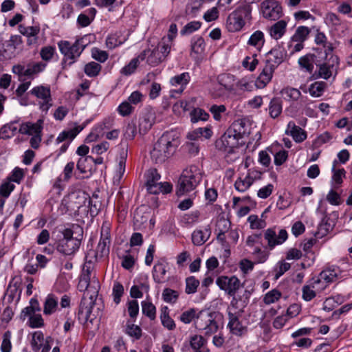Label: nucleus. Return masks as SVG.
<instances>
[{
    "mask_svg": "<svg viewBox=\"0 0 352 352\" xmlns=\"http://www.w3.org/2000/svg\"><path fill=\"white\" fill-rule=\"evenodd\" d=\"M179 145V140L170 132H166L154 144L151 151V160L156 164H162L172 157Z\"/></svg>",
    "mask_w": 352,
    "mask_h": 352,
    "instance_id": "nucleus-1",
    "label": "nucleus"
},
{
    "mask_svg": "<svg viewBox=\"0 0 352 352\" xmlns=\"http://www.w3.org/2000/svg\"><path fill=\"white\" fill-rule=\"evenodd\" d=\"M60 52L64 56L63 65H72L80 56L86 47L83 38L77 39L74 44L71 45L67 41H60L58 43Z\"/></svg>",
    "mask_w": 352,
    "mask_h": 352,
    "instance_id": "nucleus-2",
    "label": "nucleus"
},
{
    "mask_svg": "<svg viewBox=\"0 0 352 352\" xmlns=\"http://www.w3.org/2000/svg\"><path fill=\"white\" fill-rule=\"evenodd\" d=\"M61 234L63 237L57 242V250L67 256L74 254L80 248L81 239L74 237V232L69 228L64 229Z\"/></svg>",
    "mask_w": 352,
    "mask_h": 352,
    "instance_id": "nucleus-3",
    "label": "nucleus"
},
{
    "mask_svg": "<svg viewBox=\"0 0 352 352\" xmlns=\"http://www.w3.org/2000/svg\"><path fill=\"white\" fill-rule=\"evenodd\" d=\"M46 64L43 62H30L25 65L18 64L12 67V71L19 76V81H23V77L33 79L36 75L43 72Z\"/></svg>",
    "mask_w": 352,
    "mask_h": 352,
    "instance_id": "nucleus-4",
    "label": "nucleus"
},
{
    "mask_svg": "<svg viewBox=\"0 0 352 352\" xmlns=\"http://www.w3.org/2000/svg\"><path fill=\"white\" fill-rule=\"evenodd\" d=\"M250 14L248 7H240L232 12L228 17L226 27L229 32H235L241 30L245 25L244 18Z\"/></svg>",
    "mask_w": 352,
    "mask_h": 352,
    "instance_id": "nucleus-5",
    "label": "nucleus"
},
{
    "mask_svg": "<svg viewBox=\"0 0 352 352\" xmlns=\"http://www.w3.org/2000/svg\"><path fill=\"white\" fill-rule=\"evenodd\" d=\"M87 293H85L80 304L78 313L79 320L85 322L90 321L91 322L96 318V316L92 314L94 307L96 305L97 295H90L87 297Z\"/></svg>",
    "mask_w": 352,
    "mask_h": 352,
    "instance_id": "nucleus-6",
    "label": "nucleus"
},
{
    "mask_svg": "<svg viewBox=\"0 0 352 352\" xmlns=\"http://www.w3.org/2000/svg\"><path fill=\"white\" fill-rule=\"evenodd\" d=\"M195 325L199 331H205L204 333L208 336L216 333L219 329L217 322L210 313L206 314L199 313L197 317Z\"/></svg>",
    "mask_w": 352,
    "mask_h": 352,
    "instance_id": "nucleus-7",
    "label": "nucleus"
},
{
    "mask_svg": "<svg viewBox=\"0 0 352 352\" xmlns=\"http://www.w3.org/2000/svg\"><path fill=\"white\" fill-rule=\"evenodd\" d=\"M217 285L229 296H234L241 287L240 280L236 276H221L217 278Z\"/></svg>",
    "mask_w": 352,
    "mask_h": 352,
    "instance_id": "nucleus-8",
    "label": "nucleus"
},
{
    "mask_svg": "<svg viewBox=\"0 0 352 352\" xmlns=\"http://www.w3.org/2000/svg\"><path fill=\"white\" fill-rule=\"evenodd\" d=\"M23 41L19 35H12L8 41L2 44L0 56L5 59H11L16 55V50L22 45Z\"/></svg>",
    "mask_w": 352,
    "mask_h": 352,
    "instance_id": "nucleus-9",
    "label": "nucleus"
},
{
    "mask_svg": "<svg viewBox=\"0 0 352 352\" xmlns=\"http://www.w3.org/2000/svg\"><path fill=\"white\" fill-rule=\"evenodd\" d=\"M338 64V58L333 54L329 56L325 54V58L322 63H316L319 67L318 75L324 79H329L332 75V69L336 65Z\"/></svg>",
    "mask_w": 352,
    "mask_h": 352,
    "instance_id": "nucleus-10",
    "label": "nucleus"
},
{
    "mask_svg": "<svg viewBox=\"0 0 352 352\" xmlns=\"http://www.w3.org/2000/svg\"><path fill=\"white\" fill-rule=\"evenodd\" d=\"M263 16L270 20H277L281 16L282 8L276 1L268 0L261 3Z\"/></svg>",
    "mask_w": 352,
    "mask_h": 352,
    "instance_id": "nucleus-11",
    "label": "nucleus"
},
{
    "mask_svg": "<svg viewBox=\"0 0 352 352\" xmlns=\"http://www.w3.org/2000/svg\"><path fill=\"white\" fill-rule=\"evenodd\" d=\"M252 123L247 118H241L234 120L230 126L235 136H238L240 139L248 137L252 133Z\"/></svg>",
    "mask_w": 352,
    "mask_h": 352,
    "instance_id": "nucleus-12",
    "label": "nucleus"
},
{
    "mask_svg": "<svg viewBox=\"0 0 352 352\" xmlns=\"http://www.w3.org/2000/svg\"><path fill=\"white\" fill-rule=\"evenodd\" d=\"M30 93L37 98L43 100V101L40 102V109L43 111L47 112L52 106L50 103L52 100L50 89L41 85L34 87Z\"/></svg>",
    "mask_w": 352,
    "mask_h": 352,
    "instance_id": "nucleus-13",
    "label": "nucleus"
},
{
    "mask_svg": "<svg viewBox=\"0 0 352 352\" xmlns=\"http://www.w3.org/2000/svg\"><path fill=\"white\" fill-rule=\"evenodd\" d=\"M264 237L267 241L269 248L272 250L276 245L283 243L287 239L288 234L285 230L281 229L277 235L274 229L269 228L265 230Z\"/></svg>",
    "mask_w": 352,
    "mask_h": 352,
    "instance_id": "nucleus-14",
    "label": "nucleus"
},
{
    "mask_svg": "<svg viewBox=\"0 0 352 352\" xmlns=\"http://www.w3.org/2000/svg\"><path fill=\"white\" fill-rule=\"evenodd\" d=\"M242 313L234 312L232 313L228 311V319L229 322L228 327L230 330V332L236 336H242L247 331V328L242 325L239 318L242 316Z\"/></svg>",
    "mask_w": 352,
    "mask_h": 352,
    "instance_id": "nucleus-15",
    "label": "nucleus"
},
{
    "mask_svg": "<svg viewBox=\"0 0 352 352\" xmlns=\"http://www.w3.org/2000/svg\"><path fill=\"white\" fill-rule=\"evenodd\" d=\"M234 76L230 74H221L217 76V82L221 87L219 93L214 94L215 97H219L225 91H232L234 89Z\"/></svg>",
    "mask_w": 352,
    "mask_h": 352,
    "instance_id": "nucleus-16",
    "label": "nucleus"
},
{
    "mask_svg": "<svg viewBox=\"0 0 352 352\" xmlns=\"http://www.w3.org/2000/svg\"><path fill=\"white\" fill-rule=\"evenodd\" d=\"M239 140L240 138L236 135L235 136V134L232 132V129L228 128L225 133L221 136L217 144L220 142L224 151L230 153L232 151L234 148L238 146Z\"/></svg>",
    "mask_w": 352,
    "mask_h": 352,
    "instance_id": "nucleus-17",
    "label": "nucleus"
},
{
    "mask_svg": "<svg viewBox=\"0 0 352 352\" xmlns=\"http://www.w3.org/2000/svg\"><path fill=\"white\" fill-rule=\"evenodd\" d=\"M76 199H79V201L78 202V206H77L78 208L82 207V204L85 206L86 203H87V206L89 208L91 214H98L100 207L99 201L94 202L93 200L88 196V195L84 192L78 193L76 195Z\"/></svg>",
    "mask_w": 352,
    "mask_h": 352,
    "instance_id": "nucleus-18",
    "label": "nucleus"
},
{
    "mask_svg": "<svg viewBox=\"0 0 352 352\" xmlns=\"http://www.w3.org/2000/svg\"><path fill=\"white\" fill-rule=\"evenodd\" d=\"M204 173L202 168L195 164H192L185 168L182 175L188 179H190L197 186L201 182Z\"/></svg>",
    "mask_w": 352,
    "mask_h": 352,
    "instance_id": "nucleus-19",
    "label": "nucleus"
},
{
    "mask_svg": "<svg viewBox=\"0 0 352 352\" xmlns=\"http://www.w3.org/2000/svg\"><path fill=\"white\" fill-rule=\"evenodd\" d=\"M284 57L283 50L280 47H274L267 53L265 63L276 68L283 61Z\"/></svg>",
    "mask_w": 352,
    "mask_h": 352,
    "instance_id": "nucleus-20",
    "label": "nucleus"
},
{
    "mask_svg": "<svg viewBox=\"0 0 352 352\" xmlns=\"http://www.w3.org/2000/svg\"><path fill=\"white\" fill-rule=\"evenodd\" d=\"M285 133L292 137L293 140L297 142L300 143L307 139V132L296 125L294 122L291 121L287 124Z\"/></svg>",
    "mask_w": 352,
    "mask_h": 352,
    "instance_id": "nucleus-21",
    "label": "nucleus"
},
{
    "mask_svg": "<svg viewBox=\"0 0 352 352\" xmlns=\"http://www.w3.org/2000/svg\"><path fill=\"white\" fill-rule=\"evenodd\" d=\"M43 123V120L41 119H39L35 123H32L30 122L22 123L19 129V132L21 134L32 136L37 134H41Z\"/></svg>",
    "mask_w": 352,
    "mask_h": 352,
    "instance_id": "nucleus-22",
    "label": "nucleus"
},
{
    "mask_svg": "<svg viewBox=\"0 0 352 352\" xmlns=\"http://www.w3.org/2000/svg\"><path fill=\"white\" fill-rule=\"evenodd\" d=\"M275 69L276 68L265 63V65L256 81L255 85L256 87L258 88L265 87L272 80Z\"/></svg>",
    "mask_w": 352,
    "mask_h": 352,
    "instance_id": "nucleus-23",
    "label": "nucleus"
},
{
    "mask_svg": "<svg viewBox=\"0 0 352 352\" xmlns=\"http://www.w3.org/2000/svg\"><path fill=\"white\" fill-rule=\"evenodd\" d=\"M197 185L184 175H181L177 182L176 194L177 196L184 195L196 188Z\"/></svg>",
    "mask_w": 352,
    "mask_h": 352,
    "instance_id": "nucleus-24",
    "label": "nucleus"
},
{
    "mask_svg": "<svg viewBox=\"0 0 352 352\" xmlns=\"http://www.w3.org/2000/svg\"><path fill=\"white\" fill-rule=\"evenodd\" d=\"M110 241V234L108 229L105 230V233L102 230L100 240L96 250L99 257L102 258L109 254Z\"/></svg>",
    "mask_w": 352,
    "mask_h": 352,
    "instance_id": "nucleus-25",
    "label": "nucleus"
},
{
    "mask_svg": "<svg viewBox=\"0 0 352 352\" xmlns=\"http://www.w3.org/2000/svg\"><path fill=\"white\" fill-rule=\"evenodd\" d=\"M190 80V76L188 72H184L179 75L172 77L170 80V83L173 87L179 86V89L175 91L177 94H182L185 89L186 85Z\"/></svg>",
    "mask_w": 352,
    "mask_h": 352,
    "instance_id": "nucleus-26",
    "label": "nucleus"
},
{
    "mask_svg": "<svg viewBox=\"0 0 352 352\" xmlns=\"http://www.w3.org/2000/svg\"><path fill=\"white\" fill-rule=\"evenodd\" d=\"M338 269L324 270L320 273L318 278L314 280V284H318L322 280L327 283L335 282L338 279Z\"/></svg>",
    "mask_w": 352,
    "mask_h": 352,
    "instance_id": "nucleus-27",
    "label": "nucleus"
},
{
    "mask_svg": "<svg viewBox=\"0 0 352 352\" xmlns=\"http://www.w3.org/2000/svg\"><path fill=\"white\" fill-rule=\"evenodd\" d=\"M211 230L208 226L204 230H196L192 234V241L195 245H203L210 237Z\"/></svg>",
    "mask_w": 352,
    "mask_h": 352,
    "instance_id": "nucleus-28",
    "label": "nucleus"
},
{
    "mask_svg": "<svg viewBox=\"0 0 352 352\" xmlns=\"http://www.w3.org/2000/svg\"><path fill=\"white\" fill-rule=\"evenodd\" d=\"M167 264L157 262L153 268V278L155 283H162L165 281V276L166 274Z\"/></svg>",
    "mask_w": 352,
    "mask_h": 352,
    "instance_id": "nucleus-29",
    "label": "nucleus"
},
{
    "mask_svg": "<svg viewBox=\"0 0 352 352\" xmlns=\"http://www.w3.org/2000/svg\"><path fill=\"white\" fill-rule=\"evenodd\" d=\"M40 311L41 307L38 300L36 298H32L30 300V305L22 309L20 318L23 320H24L27 317H29L30 318L31 316H34L36 314V312H38Z\"/></svg>",
    "mask_w": 352,
    "mask_h": 352,
    "instance_id": "nucleus-30",
    "label": "nucleus"
},
{
    "mask_svg": "<svg viewBox=\"0 0 352 352\" xmlns=\"http://www.w3.org/2000/svg\"><path fill=\"white\" fill-rule=\"evenodd\" d=\"M287 23L284 20H280L275 23L270 29V36L278 40L280 38L286 31Z\"/></svg>",
    "mask_w": 352,
    "mask_h": 352,
    "instance_id": "nucleus-31",
    "label": "nucleus"
},
{
    "mask_svg": "<svg viewBox=\"0 0 352 352\" xmlns=\"http://www.w3.org/2000/svg\"><path fill=\"white\" fill-rule=\"evenodd\" d=\"M316 56L312 54H307L298 59L300 66L307 72L311 73L314 70V64L317 63Z\"/></svg>",
    "mask_w": 352,
    "mask_h": 352,
    "instance_id": "nucleus-32",
    "label": "nucleus"
},
{
    "mask_svg": "<svg viewBox=\"0 0 352 352\" xmlns=\"http://www.w3.org/2000/svg\"><path fill=\"white\" fill-rule=\"evenodd\" d=\"M282 100L279 98H273L268 108L270 116L273 119L278 118L282 113Z\"/></svg>",
    "mask_w": 352,
    "mask_h": 352,
    "instance_id": "nucleus-33",
    "label": "nucleus"
},
{
    "mask_svg": "<svg viewBox=\"0 0 352 352\" xmlns=\"http://www.w3.org/2000/svg\"><path fill=\"white\" fill-rule=\"evenodd\" d=\"M165 60L164 55L160 52L159 47H155L153 50H150L146 63L152 67L158 65Z\"/></svg>",
    "mask_w": 352,
    "mask_h": 352,
    "instance_id": "nucleus-34",
    "label": "nucleus"
},
{
    "mask_svg": "<svg viewBox=\"0 0 352 352\" xmlns=\"http://www.w3.org/2000/svg\"><path fill=\"white\" fill-rule=\"evenodd\" d=\"M146 186L148 192L150 193V189L153 186H157L160 184L159 180L160 179V175L157 173L155 168L149 169L146 175Z\"/></svg>",
    "mask_w": 352,
    "mask_h": 352,
    "instance_id": "nucleus-35",
    "label": "nucleus"
},
{
    "mask_svg": "<svg viewBox=\"0 0 352 352\" xmlns=\"http://www.w3.org/2000/svg\"><path fill=\"white\" fill-rule=\"evenodd\" d=\"M232 299L230 302V306L236 310V312L243 313L244 309L249 303L248 300L244 298L242 295L232 296Z\"/></svg>",
    "mask_w": 352,
    "mask_h": 352,
    "instance_id": "nucleus-36",
    "label": "nucleus"
},
{
    "mask_svg": "<svg viewBox=\"0 0 352 352\" xmlns=\"http://www.w3.org/2000/svg\"><path fill=\"white\" fill-rule=\"evenodd\" d=\"M232 299L230 302V306L236 310V312L243 313L244 309L249 303L248 300L244 298L242 295L232 296Z\"/></svg>",
    "mask_w": 352,
    "mask_h": 352,
    "instance_id": "nucleus-37",
    "label": "nucleus"
},
{
    "mask_svg": "<svg viewBox=\"0 0 352 352\" xmlns=\"http://www.w3.org/2000/svg\"><path fill=\"white\" fill-rule=\"evenodd\" d=\"M315 42L317 45H322L324 48V54L329 56L330 54H333V47L331 43L327 41V36L324 33L322 32H318L315 36Z\"/></svg>",
    "mask_w": 352,
    "mask_h": 352,
    "instance_id": "nucleus-38",
    "label": "nucleus"
},
{
    "mask_svg": "<svg viewBox=\"0 0 352 352\" xmlns=\"http://www.w3.org/2000/svg\"><path fill=\"white\" fill-rule=\"evenodd\" d=\"M228 223L229 222L224 219H219L217 223L215 229V231L218 232L217 239L221 243L226 242L225 232L228 230Z\"/></svg>",
    "mask_w": 352,
    "mask_h": 352,
    "instance_id": "nucleus-39",
    "label": "nucleus"
},
{
    "mask_svg": "<svg viewBox=\"0 0 352 352\" xmlns=\"http://www.w3.org/2000/svg\"><path fill=\"white\" fill-rule=\"evenodd\" d=\"M94 157L91 156H86L79 159L77 163V168L81 173H91L92 169L91 161Z\"/></svg>",
    "mask_w": 352,
    "mask_h": 352,
    "instance_id": "nucleus-40",
    "label": "nucleus"
},
{
    "mask_svg": "<svg viewBox=\"0 0 352 352\" xmlns=\"http://www.w3.org/2000/svg\"><path fill=\"white\" fill-rule=\"evenodd\" d=\"M160 319L162 325L167 329L171 331L175 329L176 325L175 321L170 317L167 307H164L162 309Z\"/></svg>",
    "mask_w": 352,
    "mask_h": 352,
    "instance_id": "nucleus-41",
    "label": "nucleus"
},
{
    "mask_svg": "<svg viewBox=\"0 0 352 352\" xmlns=\"http://www.w3.org/2000/svg\"><path fill=\"white\" fill-rule=\"evenodd\" d=\"M311 32V30L306 26H299L296 28L294 34L291 37L292 41L305 42Z\"/></svg>",
    "mask_w": 352,
    "mask_h": 352,
    "instance_id": "nucleus-42",
    "label": "nucleus"
},
{
    "mask_svg": "<svg viewBox=\"0 0 352 352\" xmlns=\"http://www.w3.org/2000/svg\"><path fill=\"white\" fill-rule=\"evenodd\" d=\"M265 43L264 34L260 31L254 32L250 37L248 44L260 49Z\"/></svg>",
    "mask_w": 352,
    "mask_h": 352,
    "instance_id": "nucleus-43",
    "label": "nucleus"
},
{
    "mask_svg": "<svg viewBox=\"0 0 352 352\" xmlns=\"http://www.w3.org/2000/svg\"><path fill=\"white\" fill-rule=\"evenodd\" d=\"M57 306L58 300L53 295L50 294L45 301L43 313L45 315H50L56 311Z\"/></svg>",
    "mask_w": 352,
    "mask_h": 352,
    "instance_id": "nucleus-44",
    "label": "nucleus"
},
{
    "mask_svg": "<svg viewBox=\"0 0 352 352\" xmlns=\"http://www.w3.org/2000/svg\"><path fill=\"white\" fill-rule=\"evenodd\" d=\"M254 179L250 175H247L245 178H239L234 183V187L239 192L246 191L253 184Z\"/></svg>",
    "mask_w": 352,
    "mask_h": 352,
    "instance_id": "nucleus-45",
    "label": "nucleus"
},
{
    "mask_svg": "<svg viewBox=\"0 0 352 352\" xmlns=\"http://www.w3.org/2000/svg\"><path fill=\"white\" fill-rule=\"evenodd\" d=\"M190 121L192 123L199 121H206L209 114L201 108H194L190 113Z\"/></svg>",
    "mask_w": 352,
    "mask_h": 352,
    "instance_id": "nucleus-46",
    "label": "nucleus"
},
{
    "mask_svg": "<svg viewBox=\"0 0 352 352\" xmlns=\"http://www.w3.org/2000/svg\"><path fill=\"white\" fill-rule=\"evenodd\" d=\"M205 41L201 36L194 37L191 40V54H201L205 50Z\"/></svg>",
    "mask_w": 352,
    "mask_h": 352,
    "instance_id": "nucleus-47",
    "label": "nucleus"
},
{
    "mask_svg": "<svg viewBox=\"0 0 352 352\" xmlns=\"http://www.w3.org/2000/svg\"><path fill=\"white\" fill-rule=\"evenodd\" d=\"M45 340L44 339V335L41 331H35L32 333V338L31 340V346L34 352L38 351Z\"/></svg>",
    "mask_w": 352,
    "mask_h": 352,
    "instance_id": "nucleus-48",
    "label": "nucleus"
},
{
    "mask_svg": "<svg viewBox=\"0 0 352 352\" xmlns=\"http://www.w3.org/2000/svg\"><path fill=\"white\" fill-rule=\"evenodd\" d=\"M327 85L323 81H317L312 83L309 88V91L313 97H320L322 95L324 89L327 88Z\"/></svg>",
    "mask_w": 352,
    "mask_h": 352,
    "instance_id": "nucleus-49",
    "label": "nucleus"
},
{
    "mask_svg": "<svg viewBox=\"0 0 352 352\" xmlns=\"http://www.w3.org/2000/svg\"><path fill=\"white\" fill-rule=\"evenodd\" d=\"M179 292L170 288H165L162 292L163 300L168 303L175 304L179 298Z\"/></svg>",
    "mask_w": 352,
    "mask_h": 352,
    "instance_id": "nucleus-50",
    "label": "nucleus"
},
{
    "mask_svg": "<svg viewBox=\"0 0 352 352\" xmlns=\"http://www.w3.org/2000/svg\"><path fill=\"white\" fill-rule=\"evenodd\" d=\"M14 124V122H10L3 125L0 129V138L5 140L13 136L17 129Z\"/></svg>",
    "mask_w": 352,
    "mask_h": 352,
    "instance_id": "nucleus-51",
    "label": "nucleus"
},
{
    "mask_svg": "<svg viewBox=\"0 0 352 352\" xmlns=\"http://www.w3.org/2000/svg\"><path fill=\"white\" fill-rule=\"evenodd\" d=\"M101 65L96 62H91L85 65V73L89 77H94L98 75L101 70Z\"/></svg>",
    "mask_w": 352,
    "mask_h": 352,
    "instance_id": "nucleus-52",
    "label": "nucleus"
},
{
    "mask_svg": "<svg viewBox=\"0 0 352 352\" xmlns=\"http://www.w3.org/2000/svg\"><path fill=\"white\" fill-rule=\"evenodd\" d=\"M153 124V120L149 116H143L139 119V133L145 134L151 129Z\"/></svg>",
    "mask_w": 352,
    "mask_h": 352,
    "instance_id": "nucleus-53",
    "label": "nucleus"
},
{
    "mask_svg": "<svg viewBox=\"0 0 352 352\" xmlns=\"http://www.w3.org/2000/svg\"><path fill=\"white\" fill-rule=\"evenodd\" d=\"M173 186L168 182H160V184L153 186L150 189L151 194L169 193L172 191Z\"/></svg>",
    "mask_w": 352,
    "mask_h": 352,
    "instance_id": "nucleus-54",
    "label": "nucleus"
},
{
    "mask_svg": "<svg viewBox=\"0 0 352 352\" xmlns=\"http://www.w3.org/2000/svg\"><path fill=\"white\" fill-rule=\"evenodd\" d=\"M199 285V280L196 279L194 276L188 277L186 279L185 292L187 294H195L197 292Z\"/></svg>",
    "mask_w": 352,
    "mask_h": 352,
    "instance_id": "nucleus-55",
    "label": "nucleus"
},
{
    "mask_svg": "<svg viewBox=\"0 0 352 352\" xmlns=\"http://www.w3.org/2000/svg\"><path fill=\"white\" fill-rule=\"evenodd\" d=\"M280 93L283 96H285L286 99L294 101L297 100L301 96L298 89L292 87L283 89Z\"/></svg>",
    "mask_w": 352,
    "mask_h": 352,
    "instance_id": "nucleus-56",
    "label": "nucleus"
},
{
    "mask_svg": "<svg viewBox=\"0 0 352 352\" xmlns=\"http://www.w3.org/2000/svg\"><path fill=\"white\" fill-rule=\"evenodd\" d=\"M142 313L151 320H154L156 316V308L150 302H142Z\"/></svg>",
    "mask_w": 352,
    "mask_h": 352,
    "instance_id": "nucleus-57",
    "label": "nucleus"
},
{
    "mask_svg": "<svg viewBox=\"0 0 352 352\" xmlns=\"http://www.w3.org/2000/svg\"><path fill=\"white\" fill-rule=\"evenodd\" d=\"M19 30L21 34L25 36L27 38L29 36H38L40 32V28L38 26H28L20 25Z\"/></svg>",
    "mask_w": 352,
    "mask_h": 352,
    "instance_id": "nucleus-58",
    "label": "nucleus"
},
{
    "mask_svg": "<svg viewBox=\"0 0 352 352\" xmlns=\"http://www.w3.org/2000/svg\"><path fill=\"white\" fill-rule=\"evenodd\" d=\"M314 285L315 284H314V283H313L312 285H305L302 287V298L304 300L310 301L316 297V293L314 290Z\"/></svg>",
    "mask_w": 352,
    "mask_h": 352,
    "instance_id": "nucleus-59",
    "label": "nucleus"
},
{
    "mask_svg": "<svg viewBox=\"0 0 352 352\" xmlns=\"http://www.w3.org/2000/svg\"><path fill=\"white\" fill-rule=\"evenodd\" d=\"M91 264L85 263L82 268V274L80 276V285L85 283V289H87L89 286L90 282V274H91Z\"/></svg>",
    "mask_w": 352,
    "mask_h": 352,
    "instance_id": "nucleus-60",
    "label": "nucleus"
},
{
    "mask_svg": "<svg viewBox=\"0 0 352 352\" xmlns=\"http://www.w3.org/2000/svg\"><path fill=\"white\" fill-rule=\"evenodd\" d=\"M280 297V292L274 289L270 291L265 295L263 298V302L266 305H270L277 301Z\"/></svg>",
    "mask_w": 352,
    "mask_h": 352,
    "instance_id": "nucleus-61",
    "label": "nucleus"
},
{
    "mask_svg": "<svg viewBox=\"0 0 352 352\" xmlns=\"http://www.w3.org/2000/svg\"><path fill=\"white\" fill-rule=\"evenodd\" d=\"M125 332L129 336L133 337L136 340H139L142 336L141 328L133 324H127Z\"/></svg>",
    "mask_w": 352,
    "mask_h": 352,
    "instance_id": "nucleus-62",
    "label": "nucleus"
},
{
    "mask_svg": "<svg viewBox=\"0 0 352 352\" xmlns=\"http://www.w3.org/2000/svg\"><path fill=\"white\" fill-rule=\"evenodd\" d=\"M124 294V287L119 282H115L113 287V301L116 305L120 302L121 297Z\"/></svg>",
    "mask_w": 352,
    "mask_h": 352,
    "instance_id": "nucleus-63",
    "label": "nucleus"
},
{
    "mask_svg": "<svg viewBox=\"0 0 352 352\" xmlns=\"http://www.w3.org/2000/svg\"><path fill=\"white\" fill-rule=\"evenodd\" d=\"M134 107L128 101L122 102L118 107V112L122 116H128L132 113Z\"/></svg>",
    "mask_w": 352,
    "mask_h": 352,
    "instance_id": "nucleus-64",
    "label": "nucleus"
}]
</instances>
